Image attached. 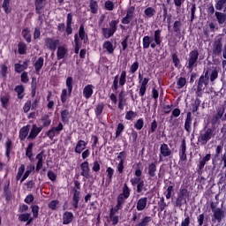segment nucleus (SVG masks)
<instances>
[{"mask_svg":"<svg viewBox=\"0 0 226 226\" xmlns=\"http://www.w3.org/2000/svg\"><path fill=\"white\" fill-rule=\"evenodd\" d=\"M199 61V49H195L189 52L187 59V70L193 72V68H197Z\"/></svg>","mask_w":226,"mask_h":226,"instance_id":"9","label":"nucleus"},{"mask_svg":"<svg viewBox=\"0 0 226 226\" xmlns=\"http://www.w3.org/2000/svg\"><path fill=\"white\" fill-rule=\"evenodd\" d=\"M152 221L153 217L146 215L135 226H149Z\"/></svg>","mask_w":226,"mask_h":226,"instance_id":"50","label":"nucleus"},{"mask_svg":"<svg viewBox=\"0 0 226 226\" xmlns=\"http://www.w3.org/2000/svg\"><path fill=\"white\" fill-rule=\"evenodd\" d=\"M41 121H42V125H41L42 128H49V125L52 124V119H50L49 114L42 115Z\"/></svg>","mask_w":226,"mask_h":226,"instance_id":"45","label":"nucleus"},{"mask_svg":"<svg viewBox=\"0 0 226 226\" xmlns=\"http://www.w3.org/2000/svg\"><path fill=\"white\" fill-rule=\"evenodd\" d=\"M163 38L162 37V29L158 28L154 32V37L149 35H145L142 40L144 50H147L149 47L153 49L156 47L162 46V41Z\"/></svg>","mask_w":226,"mask_h":226,"instance_id":"1","label":"nucleus"},{"mask_svg":"<svg viewBox=\"0 0 226 226\" xmlns=\"http://www.w3.org/2000/svg\"><path fill=\"white\" fill-rule=\"evenodd\" d=\"M80 176L85 177V179H91L93 176L91 175V168H89V162L85 161L80 164Z\"/></svg>","mask_w":226,"mask_h":226,"instance_id":"19","label":"nucleus"},{"mask_svg":"<svg viewBox=\"0 0 226 226\" xmlns=\"http://www.w3.org/2000/svg\"><path fill=\"white\" fill-rule=\"evenodd\" d=\"M147 207V197H143L138 200L136 209L137 211H144L146 207Z\"/></svg>","mask_w":226,"mask_h":226,"instance_id":"37","label":"nucleus"},{"mask_svg":"<svg viewBox=\"0 0 226 226\" xmlns=\"http://www.w3.org/2000/svg\"><path fill=\"white\" fill-rule=\"evenodd\" d=\"M62 220L63 225H70L75 220V215H73V212L65 211L63 214Z\"/></svg>","mask_w":226,"mask_h":226,"instance_id":"24","label":"nucleus"},{"mask_svg":"<svg viewBox=\"0 0 226 226\" xmlns=\"http://www.w3.org/2000/svg\"><path fill=\"white\" fill-rule=\"evenodd\" d=\"M192 113L199 111V107H200V97L196 96L194 102L192 104Z\"/></svg>","mask_w":226,"mask_h":226,"instance_id":"62","label":"nucleus"},{"mask_svg":"<svg viewBox=\"0 0 226 226\" xmlns=\"http://www.w3.org/2000/svg\"><path fill=\"white\" fill-rule=\"evenodd\" d=\"M14 91L18 94V100H24V97L26 96V88L24 87V85L16 86Z\"/></svg>","mask_w":226,"mask_h":226,"instance_id":"41","label":"nucleus"},{"mask_svg":"<svg viewBox=\"0 0 226 226\" xmlns=\"http://www.w3.org/2000/svg\"><path fill=\"white\" fill-rule=\"evenodd\" d=\"M119 25V19H112L109 23V28L102 27V34L103 35L106 40L109 38H112L114 34L117 32V26Z\"/></svg>","mask_w":226,"mask_h":226,"instance_id":"7","label":"nucleus"},{"mask_svg":"<svg viewBox=\"0 0 226 226\" xmlns=\"http://www.w3.org/2000/svg\"><path fill=\"white\" fill-rule=\"evenodd\" d=\"M211 68L207 67L204 69L203 74L196 80L197 87L195 94L198 98H202V94H204V89L209 86V72Z\"/></svg>","mask_w":226,"mask_h":226,"instance_id":"2","label":"nucleus"},{"mask_svg":"<svg viewBox=\"0 0 226 226\" xmlns=\"http://www.w3.org/2000/svg\"><path fill=\"white\" fill-rule=\"evenodd\" d=\"M35 13H43L47 6V0H34Z\"/></svg>","mask_w":226,"mask_h":226,"instance_id":"27","label":"nucleus"},{"mask_svg":"<svg viewBox=\"0 0 226 226\" xmlns=\"http://www.w3.org/2000/svg\"><path fill=\"white\" fill-rule=\"evenodd\" d=\"M60 44L61 41L59 39H54L52 37H46L44 39V47L51 52H56Z\"/></svg>","mask_w":226,"mask_h":226,"instance_id":"15","label":"nucleus"},{"mask_svg":"<svg viewBox=\"0 0 226 226\" xmlns=\"http://www.w3.org/2000/svg\"><path fill=\"white\" fill-rule=\"evenodd\" d=\"M225 4H226V0H216L215 8L217 11H222V10L225 8Z\"/></svg>","mask_w":226,"mask_h":226,"instance_id":"59","label":"nucleus"},{"mask_svg":"<svg viewBox=\"0 0 226 226\" xmlns=\"http://www.w3.org/2000/svg\"><path fill=\"white\" fill-rule=\"evenodd\" d=\"M212 157L213 156L211 155V154H207L206 155L199 159V162L196 166V170L199 176H202V174H204V167L207 165L208 162H211Z\"/></svg>","mask_w":226,"mask_h":226,"instance_id":"11","label":"nucleus"},{"mask_svg":"<svg viewBox=\"0 0 226 226\" xmlns=\"http://www.w3.org/2000/svg\"><path fill=\"white\" fill-rule=\"evenodd\" d=\"M94 86L92 84H88L85 86L83 88V96L86 100H89L93 96V94L94 93Z\"/></svg>","mask_w":226,"mask_h":226,"instance_id":"28","label":"nucleus"},{"mask_svg":"<svg viewBox=\"0 0 226 226\" xmlns=\"http://www.w3.org/2000/svg\"><path fill=\"white\" fill-rule=\"evenodd\" d=\"M223 39L219 37L214 41L212 52L214 56H220L223 50Z\"/></svg>","mask_w":226,"mask_h":226,"instance_id":"18","label":"nucleus"},{"mask_svg":"<svg viewBox=\"0 0 226 226\" xmlns=\"http://www.w3.org/2000/svg\"><path fill=\"white\" fill-rule=\"evenodd\" d=\"M209 221V216L206 215V214H200L197 216V222H198V226H207Z\"/></svg>","mask_w":226,"mask_h":226,"instance_id":"38","label":"nucleus"},{"mask_svg":"<svg viewBox=\"0 0 226 226\" xmlns=\"http://www.w3.org/2000/svg\"><path fill=\"white\" fill-rule=\"evenodd\" d=\"M207 11L208 13V15H215V20L218 23V25L220 26V27H225L226 26V13L222 12V11H215V6L213 4H210L207 8Z\"/></svg>","mask_w":226,"mask_h":226,"instance_id":"5","label":"nucleus"},{"mask_svg":"<svg viewBox=\"0 0 226 226\" xmlns=\"http://www.w3.org/2000/svg\"><path fill=\"white\" fill-rule=\"evenodd\" d=\"M223 117H225V106H219L216 108V113L212 117V124H220V121L225 122L226 120H223Z\"/></svg>","mask_w":226,"mask_h":226,"instance_id":"12","label":"nucleus"},{"mask_svg":"<svg viewBox=\"0 0 226 226\" xmlns=\"http://www.w3.org/2000/svg\"><path fill=\"white\" fill-rule=\"evenodd\" d=\"M0 102L2 103V108L3 109H8V105L10 103V95H2L0 98Z\"/></svg>","mask_w":226,"mask_h":226,"instance_id":"58","label":"nucleus"},{"mask_svg":"<svg viewBox=\"0 0 226 226\" xmlns=\"http://www.w3.org/2000/svg\"><path fill=\"white\" fill-rule=\"evenodd\" d=\"M212 213H213L212 218H211L212 223H222V222L225 220V216H226L225 209L222 207H218L216 210H214V212Z\"/></svg>","mask_w":226,"mask_h":226,"instance_id":"13","label":"nucleus"},{"mask_svg":"<svg viewBox=\"0 0 226 226\" xmlns=\"http://www.w3.org/2000/svg\"><path fill=\"white\" fill-rule=\"evenodd\" d=\"M19 220L20 222H26V225H31V223L34 222V218L31 217V213L20 214L19 215Z\"/></svg>","mask_w":226,"mask_h":226,"instance_id":"34","label":"nucleus"},{"mask_svg":"<svg viewBox=\"0 0 226 226\" xmlns=\"http://www.w3.org/2000/svg\"><path fill=\"white\" fill-rule=\"evenodd\" d=\"M45 63V58L43 56H40L34 63V66L35 69L36 75H40V72L43 68V64Z\"/></svg>","mask_w":226,"mask_h":226,"instance_id":"36","label":"nucleus"},{"mask_svg":"<svg viewBox=\"0 0 226 226\" xmlns=\"http://www.w3.org/2000/svg\"><path fill=\"white\" fill-rule=\"evenodd\" d=\"M126 71H122L119 75H116L113 79V84L111 86L112 91H117L119 87H124V85L126 84Z\"/></svg>","mask_w":226,"mask_h":226,"instance_id":"8","label":"nucleus"},{"mask_svg":"<svg viewBox=\"0 0 226 226\" xmlns=\"http://www.w3.org/2000/svg\"><path fill=\"white\" fill-rule=\"evenodd\" d=\"M179 162H186V139H183L181 141V145L178 150Z\"/></svg>","mask_w":226,"mask_h":226,"instance_id":"21","label":"nucleus"},{"mask_svg":"<svg viewBox=\"0 0 226 226\" xmlns=\"http://www.w3.org/2000/svg\"><path fill=\"white\" fill-rule=\"evenodd\" d=\"M72 24H73V14L72 12H69L67 14L66 28H65V33L67 36H70V34L73 33V28L72 27Z\"/></svg>","mask_w":226,"mask_h":226,"instance_id":"26","label":"nucleus"},{"mask_svg":"<svg viewBox=\"0 0 226 226\" xmlns=\"http://www.w3.org/2000/svg\"><path fill=\"white\" fill-rule=\"evenodd\" d=\"M21 34L24 40H26V43H31L32 39H31V31L29 30V27L24 28L21 32Z\"/></svg>","mask_w":226,"mask_h":226,"instance_id":"47","label":"nucleus"},{"mask_svg":"<svg viewBox=\"0 0 226 226\" xmlns=\"http://www.w3.org/2000/svg\"><path fill=\"white\" fill-rule=\"evenodd\" d=\"M223 153V144L222 145H217L215 147V154H214V157L212 159V164L214 167H216V161L220 160V155Z\"/></svg>","mask_w":226,"mask_h":226,"instance_id":"29","label":"nucleus"},{"mask_svg":"<svg viewBox=\"0 0 226 226\" xmlns=\"http://www.w3.org/2000/svg\"><path fill=\"white\" fill-rule=\"evenodd\" d=\"M190 197V192H188L187 188H180L179 192H177V200L174 203L175 207H178L181 209L183 206H186L188 201L186 200Z\"/></svg>","mask_w":226,"mask_h":226,"instance_id":"6","label":"nucleus"},{"mask_svg":"<svg viewBox=\"0 0 226 226\" xmlns=\"http://www.w3.org/2000/svg\"><path fill=\"white\" fill-rule=\"evenodd\" d=\"M41 130H43V126L38 127L36 124H33L32 129L27 136V140H34L40 133H41Z\"/></svg>","mask_w":226,"mask_h":226,"instance_id":"23","label":"nucleus"},{"mask_svg":"<svg viewBox=\"0 0 226 226\" xmlns=\"http://www.w3.org/2000/svg\"><path fill=\"white\" fill-rule=\"evenodd\" d=\"M139 61L133 62L131 66L129 67V73H132V75H134V73L139 70Z\"/></svg>","mask_w":226,"mask_h":226,"instance_id":"64","label":"nucleus"},{"mask_svg":"<svg viewBox=\"0 0 226 226\" xmlns=\"http://www.w3.org/2000/svg\"><path fill=\"white\" fill-rule=\"evenodd\" d=\"M186 86V78L180 77L177 80V89H183Z\"/></svg>","mask_w":226,"mask_h":226,"instance_id":"63","label":"nucleus"},{"mask_svg":"<svg viewBox=\"0 0 226 226\" xmlns=\"http://www.w3.org/2000/svg\"><path fill=\"white\" fill-rule=\"evenodd\" d=\"M124 91H121L118 94V109L119 110H124V106L126 104V98H124Z\"/></svg>","mask_w":226,"mask_h":226,"instance_id":"44","label":"nucleus"},{"mask_svg":"<svg viewBox=\"0 0 226 226\" xmlns=\"http://www.w3.org/2000/svg\"><path fill=\"white\" fill-rule=\"evenodd\" d=\"M31 131V124L24 125L19 130V140L20 142H24L27 137H29V132Z\"/></svg>","mask_w":226,"mask_h":226,"instance_id":"25","label":"nucleus"},{"mask_svg":"<svg viewBox=\"0 0 226 226\" xmlns=\"http://www.w3.org/2000/svg\"><path fill=\"white\" fill-rule=\"evenodd\" d=\"M29 64L28 61L23 62V64H14V71L16 73H22L24 70H27V66Z\"/></svg>","mask_w":226,"mask_h":226,"instance_id":"43","label":"nucleus"},{"mask_svg":"<svg viewBox=\"0 0 226 226\" xmlns=\"http://www.w3.org/2000/svg\"><path fill=\"white\" fill-rule=\"evenodd\" d=\"M61 121L63 124H68L72 117V114L69 109H63L60 112Z\"/></svg>","mask_w":226,"mask_h":226,"instance_id":"32","label":"nucleus"},{"mask_svg":"<svg viewBox=\"0 0 226 226\" xmlns=\"http://www.w3.org/2000/svg\"><path fill=\"white\" fill-rule=\"evenodd\" d=\"M34 147V143L30 142L26 150V156L31 160L33 158V147Z\"/></svg>","mask_w":226,"mask_h":226,"instance_id":"61","label":"nucleus"},{"mask_svg":"<svg viewBox=\"0 0 226 226\" xmlns=\"http://www.w3.org/2000/svg\"><path fill=\"white\" fill-rule=\"evenodd\" d=\"M144 14L147 19H152V17H154V15L156 14V10L154 9V7H147V9H145Z\"/></svg>","mask_w":226,"mask_h":226,"instance_id":"54","label":"nucleus"},{"mask_svg":"<svg viewBox=\"0 0 226 226\" xmlns=\"http://www.w3.org/2000/svg\"><path fill=\"white\" fill-rule=\"evenodd\" d=\"M65 85L67 88L62 89V93L60 94V100L63 105L68 102L69 98L72 97V93H73V77H67Z\"/></svg>","mask_w":226,"mask_h":226,"instance_id":"4","label":"nucleus"},{"mask_svg":"<svg viewBox=\"0 0 226 226\" xmlns=\"http://www.w3.org/2000/svg\"><path fill=\"white\" fill-rule=\"evenodd\" d=\"M5 147V156L10 161V154H11V151H13V141H11V139H7V140L4 143Z\"/></svg>","mask_w":226,"mask_h":226,"instance_id":"33","label":"nucleus"},{"mask_svg":"<svg viewBox=\"0 0 226 226\" xmlns=\"http://www.w3.org/2000/svg\"><path fill=\"white\" fill-rule=\"evenodd\" d=\"M159 162H163V158L172 156V150L167 143H162L160 146Z\"/></svg>","mask_w":226,"mask_h":226,"instance_id":"17","label":"nucleus"},{"mask_svg":"<svg viewBox=\"0 0 226 226\" xmlns=\"http://www.w3.org/2000/svg\"><path fill=\"white\" fill-rule=\"evenodd\" d=\"M11 0H4L2 4V8L6 15H10L11 13V6L10 5V3Z\"/></svg>","mask_w":226,"mask_h":226,"instance_id":"51","label":"nucleus"},{"mask_svg":"<svg viewBox=\"0 0 226 226\" xmlns=\"http://www.w3.org/2000/svg\"><path fill=\"white\" fill-rule=\"evenodd\" d=\"M78 38L83 41V43H87L89 41L87 37V34L86 33V28L84 26V24H81L79 26Z\"/></svg>","mask_w":226,"mask_h":226,"instance_id":"31","label":"nucleus"},{"mask_svg":"<svg viewBox=\"0 0 226 226\" xmlns=\"http://www.w3.org/2000/svg\"><path fill=\"white\" fill-rule=\"evenodd\" d=\"M133 15H135V6H130L127 9L125 17H124L121 20L122 24H130V22H132V19H133Z\"/></svg>","mask_w":226,"mask_h":226,"instance_id":"22","label":"nucleus"},{"mask_svg":"<svg viewBox=\"0 0 226 226\" xmlns=\"http://www.w3.org/2000/svg\"><path fill=\"white\" fill-rule=\"evenodd\" d=\"M74 43H75L74 52L76 54H79V52H80V49L82 47V42H80V39L79 38V34H74Z\"/></svg>","mask_w":226,"mask_h":226,"instance_id":"46","label":"nucleus"},{"mask_svg":"<svg viewBox=\"0 0 226 226\" xmlns=\"http://www.w3.org/2000/svg\"><path fill=\"white\" fill-rule=\"evenodd\" d=\"M86 147H87V142H86L85 140L79 139L76 144V147L74 148V153L80 154V153H82V151H84Z\"/></svg>","mask_w":226,"mask_h":226,"instance_id":"35","label":"nucleus"},{"mask_svg":"<svg viewBox=\"0 0 226 226\" xmlns=\"http://www.w3.org/2000/svg\"><path fill=\"white\" fill-rule=\"evenodd\" d=\"M18 52L20 54V56H24L25 54H27V45L24 41H19L18 43Z\"/></svg>","mask_w":226,"mask_h":226,"instance_id":"49","label":"nucleus"},{"mask_svg":"<svg viewBox=\"0 0 226 226\" xmlns=\"http://www.w3.org/2000/svg\"><path fill=\"white\" fill-rule=\"evenodd\" d=\"M147 84H149V78H144L139 87V96H145L146 91H147Z\"/></svg>","mask_w":226,"mask_h":226,"instance_id":"39","label":"nucleus"},{"mask_svg":"<svg viewBox=\"0 0 226 226\" xmlns=\"http://www.w3.org/2000/svg\"><path fill=\"white\" fill-rule=\"evenodd\" d=\"M89 8L91 10V13L96 15V13H98V2L96 0H90Z\"/></svg>","mask_w":226,"mask_h":226,"instance_id":"55","label":"nucleus"},{"mask_svg":"<svg viewBox=\"0 0 226 226\" xmlns=\"http://www.w3.org/2000/svg\"><path fill=\"white\" fill-rule=\"evenodd\" d=\"M103 49L107 50L109 54H114V44L110 41H104L102 45Z\"/></svg>","mask_w":226,"mask_h":226,"instance_id":"57","label":"nucleus"},{"mask_svg":"<svg viewBox=\"0 0 226 226\" xmlns=\"http://www.w3.org/2000/svg\"><path fill=\"white\" fill-rule=\"evenodd\" d=\"M185 130L188 133H192V112H187L185 122Z\"/></svg>","mask_w":226,"mask_h":226,"instance_id":"42","label":"nucleus"},{"mask_svg":"<svg viewBox=\"0 0 226 226\" xmlns=\"http://www.w3.org/2000/svg\"><path fill=\"white\" fill-rule=\"evenodd\" d=\"M63 130H64V125L63 122H59L57 126L51 127L46 132V137H49V140H54V137H57Z\"/></svg>","mask_w":226,"mask_h":226,"instance_id":"16","label":"nucleus"},{"mask_svg":"<svg viewBox=\"0 0 226 226\" xmlns=\"http://www.w3.org/2000/svg\"><path fill=\"white\" fill-rule=\"evenodd\" d=\"M67 54H68V49L64 48V46H59L56 51L57 61H61V59H64Z\"/></svg>","mask_w":226,"mask_h":226,"instance_id":"40","label":"nucleus"},{"mask_svg":"<svg viewBox=\"0 0 226 226\" xmlns=\"http://www.w3.org/2000/svg\"><path fill=\"white\" fill-rule=\"evenodd\" d=\"M124 204L121 203L120 201H117V205L115 207H111L109 210V216H116V213H117V211L123 209V206Z\"/></svg>","mask_w":226,"mask_h":226,"instance_id":"52","label":"nucleus"},{"mask_svg":"<svg viewBox=\"0 0 226 226\" xmlns=\"http://www.w3.org/2000/svg\"><path fill=\"white\" fill-rule=\"evenodd\" d=\"M131 193H132V189H130V187L128 186V184L124 183L122 186V192L118 194L117 198V202L124 204L127 199H130Z\"/></svg>","mask_w":226,"mask_h":226,"instance_id":"14","label":"nucleus"},{"mask_svg":"<svg viewBox=\"0 0 226 226\" xmlns=\"http://www.w3.org/2000/svg\"><path fill=\"white\" fill-rule=\"evenodd\" d=\"M134 175L135 177L131 178L130 183L132 186H137L141 181H143L142 179V170H140V166H137L136 170L134 171Z\"/></svg>","mask_w":226,"mask_h":226,"instance_id":"20","label":"nucleus"},{"mask_svg":"<svg viewBox=\"0 0 226 226\" xmlns=\"http://www.w3.org/2000/svg\"><path fill=\"white\" fill-rule=\"evenodd\" d=\"M172 63L175 66V68H177V70H181V60L179 59V56H177V53H173L171 55Z\"/></svg>","mask_w":226,"mask_h":226,"instance_id":"48","label":"nucleus"},{"mask_svg":"<svg viewBox=\"0 0 226 226\" xmlns=\"http://www.w3.org/2000/svg\"><path fill=\"white\" fill-rule=\"evenodd\" d=\"M167 202H165V198L162 197L160 199V201L158 202V211L160 213H163L165 211V207H167Z\"/></svg>","mask_w":226,"mask_h":226,"instance_id":"60","label":"nucleus"},{"mask_svg":"<svg viewBox=\"0 0 226 226\" xmlns=\"http://www.w3.org/2000/svg\"><path fill=\"white\" fill-rule=\"evenodd\" d=\"M74 186L76 189H73L72 206L74 209H79V202H80V183L79 180L74 181Z\"/></svg>","mask_w":226,"mask_h":226,"instance_id":"10","label":"nucleus"},{"mask_svg":"<svg viewBox=\"0 0 226 226\" xmlns=\"http://www.w3.org/2000/svg\"><path fill=\"white\" fill-rule=\"evenodd\" d=\"M181 27H183V22L181 21V19H178L173 23V31L177 38L181 37Z\"/></svg>","mask_w":226,"mask_h":226,"instance_id":"30","label":"nucleus"},{"mask_svg":"<svg viewBox=\"0 0 226 226\" xmlns=\"http://www.w3.org/2000/svg\"><path fill=\"white\" fill-rule=\"evenodd\" d=\"M148 176L150 177H156V163L155 162H152L148 165Z\"/></svg>","mask_w":226,"mask_h":226,"instance_id":"56","label":"nucleus"},{"mask_svg":"<svg viewBox=\"0 0 226 226\" xmlns=\"http://www.w3.org/2000/svg\"><path fill=\"white\" fill-rule=\"evenodd\" d=\"M103 109H105V104L103 102L97 103L94 109V114L96 117H100V116L103 114Z\"/></svg>","mask_w":226,"mask_h":226,"instance_id":"53","label":"nucleus"},{"mask_svg":"<svg viewBox=\"0 0 226 226\" xmlns=\"http://www.w3.org/2000/svg\"><path fill=\"white\" fill-rule=\"evenodd\" d=\"M216 137V130L211 127H204L203 130L200 132L198 136V146H207V142L213 140Z\"/></svg>","mask_w":226,"mask_h":226,"instance_id":"3","label":"nucleus"}]
</instances>
